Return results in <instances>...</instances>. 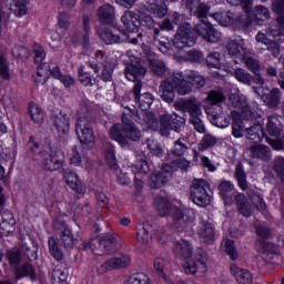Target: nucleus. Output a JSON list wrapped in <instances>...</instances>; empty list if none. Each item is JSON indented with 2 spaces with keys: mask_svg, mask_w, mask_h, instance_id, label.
<instances>
[{
  "mask_svg": "<svg viewBox=\"0 0 284 284\" xmlns=\"http://www.w3.org/2000/svg\"><path fill=\"white\" fill-rule=\"evenodd\" d=\"M122 123L113 124L109 129V136L122 150H130L132 148L131 142L139 143L143 139V133H141V129L125 113L122 114Z\"/></svg>",
  "mask_w": 284,
  "mask_h": 284,
  "instance_id": "obj_1",
  "label": "nucleus"
},
{
  "mask_svg": "<svg viewBox=\"0 0 284 284\" xmlns=\"http://www.w3.org/2000/svg\"><path fill=\"white\" fill-rule=\"evenodd\" d=\"M154 207L161 216H168V214H171V219L173 221L172 227H174V230H185V227H187V223H192L194 221L193 210L172 207V203L165 193L155 196Z\"/></svg>",
  "mask_w": 284,
  "mask_h": 284,
  "instance_id": "obj_2",
  "label": "nucleus"
},
{
  "mask_svg": "<svg viewBox=\"0 0 284 284\" xmlns=\"http://www.w3.org/2000/svg\"><path fill=\"white\" fill-rule=\"evenodd\" d=\"M192 92V84L185 79L183 71H174L169 78L164 79L159 87V94L162 101L174 103L176 94L185 97Z\"/></svg>",
  "mask_w": 284,
  "mask_h": 284,
  "instance_id": "obj_3",
  "label": "nucleus"
},
{
  "mask_svg": "<svg viewBox=\"0 0 284 284\" xmlns=\"http://www.w3.org/2000/svg\"><path fill=\"white\" fill-rule=\"evenodd\" d=\"M206 101L212 106L205 108L209 121L216 128H227L230 125V118L223 112V106L220 103L225 101V93L223 90H213L207 97Z\"/></svg>",
  "mask_w": 284,
  "mask_h": 284,
  "instance_id": "obj_4",
  "label": "nucleus"
},
{
  "mask_svg": "<svg viewBox=\"0 0 284 284\" xmlns=\"http://www.w3.org/2000/svg\"><path fill=\"white\" fill-rule=\"evenodd\" d=\"M143 88V84L141 81H138L133 87V97L134 101L140 110H142V116L144 123H148L149 125H152V123H155L156 119L154 118V114L145 112L146 110H150L152 103H154V97L151 93H142L141 89Z\"/></svg>",
  "mask_w": 284,
  "mask_h": 284,
  "instance_id": "obj_5",
  "label": "nucleus"
},
{
  "mask_svg": "<svg viewBox=\"0 0 284 284\" xmlns=\"http://www.w3.org/2000/svg\"><path fill=\"white\" fill-rule=\"evenodd\" d=\"M91 250H99L102 254H114L121 250V237L114 233L99 235L91 241Z\"/></svg>",
  "mask_w": 284,
  "mask_h": 284,
  "instance_id": "obj_6",
  "label": "nucleus"
},
{
  "mask_svg": "<svg viewBox=\"0 0 284 284\" xmlns=\"http://www.w3.org/2000/svg\"><path fill=\"white\" fill-rule=\"evenodd\" d=\"M75 132L82 145L94 143V119L90 116V113L78 118Z\"/></svg>",
  "mask_w": 284,
  "mask_h": 284,
  "instance_id": "obj_7",
  "label": "nucleus"
},
{
  "mask_svg": "<svg viewBox=\"0 0 284 284\" xmlns=\"http://www.w3.org/2000/svg\"><path fill=\"white\" fill-rule=\"evenodd\" d=\"M210 183L203 179H195L191 185V199L195 205L207 207L212 203V195L207 193Z\"/></svg>",
  "mask_w": 284,
  "mask_h": 284,
  "instance_id": "obj_8",
  "label": "nucleus"
},
{
  "mask_svg": "<svg viewBox=\"0 0 284 284\" xmlns=\"http://www.w3.org/2000/svg\"><path fill=\"white\" fill-rule=\"evenodd\" d=\"M196 43V34L192 29L190 22L182 23L176 31L173 45L178 50H183V48H192Z\"/></svg>",
  "mask_w": 284,
  "mask_h": 284,
  "instance_id": "obj_9",
  "label": "nucleus"
},
{
  "mask_svg": "<svg viewBox=\"0 0 284 284\" xmlns=\"http://www.w3.org/2000/svg\"><path fill=\"white\" fill-rule=\"evenodd\" d=\"M183 125H185V119L179 116L176 113H164L160 115V132L162 136H168L170 134V130L180 132Z\"/></svg>",
  "mask_w": 284,
  "mask_h": 284,
  "instance_id": "obj_10",
  "label": "nucleus"
},
{
  "mask_svg": "<svg viewBox=\"0 0 284 284\" xmlns=\"http://www.w3.org/2000/svg\"><path fill=\"white\" fill-rule=\"evenodd\" d=\"M143 37V33H138L136 37L130 36L128 32H123L119 34L116 31L112 30H104L101 33V39L106 43V45H112L114 43H123L128 41L129 43H132V45H136L139 43V39Z\"/></svg>",
  "mask_w": 284,
  "mask_h": 284,
  "instance_id": "obj_11",
  "label": "nucleus"
},
{
  "mask_svg": "<svg viewBox=\"0 0 284 284\" xmlns=\"http://www.w3.org/2000/svg\"><path fill=\"white\" fill-rule=\"evenodd\" d=\"M194 30L199 37H202L204 41L209 43H216L221 41V32L214 28V24L205 20H201L195 27Z\"/></svg>",
  "mask_w": 284,
  "mask_h": 284,
  "instance_id": "obj_12",
  "label": "nucleus"
},
{
  "mask_svg": "<svg viewBox=\"0 0 284 284\" xmlns=\"http://www.w3.org/2000/svg\"><path fill=\"white\" fill-rule=\"evenodd\" d=\"M229 101L232 108H235L236 110L242 111L243 119L261 118V115L258 114V111L255 109H251L250 105H247V100H245L241 94L232 93L229 98Z\"/></svg>",
  "mask_w": 284,
  "mask_h": 284,
  "instance_id": "obj_13",
  "label": "nucleus"
},
{
  "mask_svg": "<svg viewBox=\"0 0 284 284\" xmlns=\"http://www.w3.org/2000/svg\"><path fill=\"white\" fill-rule=\"evenodd\" d=\"M207 263H210L207 253L205 251H199L195 260H191L184 264V272L185 274H194L195 272L205 274L207 272Z\"/></svg>",
  "mask_w": 284,
  "mask_h": 284,
  "instance_id": "obj_14",
  "label": "nucleus"
},
{
  "mask_svg": "<svg viewBox=\"0 0 284 284\" xmlns=\"http://www.w3.org/2000/svg\"><path fill=\"white\" fill-rule=\"evenodd\" d=\"M174 108H176V110L187 112L190 114V119L201 116L203 114L201 102L196 99V97L179 100L174 103Z\"/></svg>",
  "mask_w": 284,
  "mask_h": 284,
  "instance_id": "obj_15",
  "label": "nucleus"
},
{
  "mask_svg": "<svg viewBox=\"0 0 284 284\" xmlns=\"http://www.w3.org/2000/svg\"><path fill=\"white\" fill-rule=\"evenodd\" d=\"M245 121H250V125L245 126V139L252 143H261L263 136H265V131H263V125L258 122V118L245 119Z\"/></svg>",
  "mask_w": 284,
  "mask_h": 284,
  "instance_id": "obj_16",
  "label": "nucleus"
},
{
  "mask_svg": "<svg viewBox=\"0 0 284 284\" xmlns=\"http://www.w3.org/2000/svg\"><path fill=\"white\" fill-rule=\"evenodd\" d=\"M97 17L103 26H112L116 21V9L110 3L98 8Z\"/></svg>",
  "mask_w": 284,
  "mask_h": 284,
  "instance_id": "obj_17",
  "label": "nucleus"
},
{
  "mask_svg": "<svg viewBox=\"0 0 284 284\" xmlns=\"http://www.w3.org/2000/svg\"><path fill=\"white\" fill-rule=\"evenodd\" d=\"M121 21L126 30V34H130V37H132V34H136V32H139V28H141V20L134 11H125L121 17Z\"/></svg>",
  "mask_w": 284,
  "mask_h": 284,
  "instance_id": "obj_18",
  "label": "nucleus"
},
{
  "mask_svg": "<svg viewBox=\"0 0 284 284\" xmlns=\"http://www.w3.org/2000/svg\"><path fill=\"white\" fill-rule=\"evenodd\" d=\"M65 160L63 159V153L61 151H51L48 158L43 160L44 170L48 172H57L63 168Z\"/></svg>",
  "mask_w": 284,
  "mask_h": 284,
  "instance_id": "obj_19",
  "label": "nucleus"
},
{
  "mask_svg": "<svg viewBox=\"0 0 284 284\" xmlns=\"http://www.w3.org/2000/svg\"><path fill=\"white\" fill-rule=\"evenodd\" d=\"M250 152L253 161H262L263 163L272 161V150L265 144L255 143L251 145Z\"/></svg>",
  "mask_w": 284,
  "mask_h": 284,
  "instance_id": "obj_20",
  "label": "nucleus"
},
{
  "mask_svg": "<svg viewBox=\"0 0 284 284\" xmlns=\"http://www.w3.org/2000/svg\"><path fill=\"white\" fill-rule=\"evenodd\" d=\"M144 8L156 19H163L168 16V4L165 0H149L144 2Z\"/></svg>",
  "mask_w": 284,
  "mask_h": 284,
  "instance_id": "obj_21",
  "label": "nucleus"
},
{
  "mask_svg": "<svg viewBox=\"0 0 284 284\" xmlns=\"http://www.w3.org/2000/svg\"><path fill=\"white\" fill-rule=\"evenodd\" d=\"M185 8L193 17H197L199 19H205L210 12V7L201 2V0H186Z\"/></svg>",
  "mask_w": 284,
  "mask_h": 284,
  "instance_id": "obj_22",
  "label": "nucleus"
},
{
  "mask_svg": "<svg viewBox=\"0 0 284 284\" xmlns=\"http://www.w3.org/2000/svg\"><path fill=\"white\" fill-rule=\"evenodd\" d=\"M199 236L202 239L203 243L206 245H214L216 241V229L212 222H202V225L197 230Z\"/></svg>",
  "mask_w": 284,
  "mask_h": 284,
  "instance_id": "obj_23",
  "label": "nucleus"
},
{
  "mask_svg": "<svg viewBox=\"0 0 284 284\" xmlns=\"http://www.w3.org/2000/svg\"><path fill=\"white\" fill-rule=\"evenodd\" d=\"M62 174H63V179H64L67 185H69V187H71V190H73L78 194L85 193L83 183L81 182V180H79V176L77 175V173H74V171H72L70 169H65L62 171Z\"/></svg>",
  "mask_w": 284,
  "mask_h": 284,
  "instance_id": "obj_24",
  "label": "nucleus"
},
{
  "mask_svg": "<svg viewBox=\"0 0 284 284\" xmlns=\"http://www.w3.org/2000/svg\"><path fill=\"white\" fill-rule=\"evenodd\" d=\"M171 176L172 173L170 171H165V164H163L161 171L155 172L150 176L149 185L153 190H159L168 183Z\"/></svg>",
  "mask_w": 284,
  "mask_h": 284,
  "instance_id": "obj_25",
  "label": "nucleus"
},
{
  "mask_svg": "<svg viewBox=\"0 0 284 284\" xmlns=\"http://www.w3.org/2000/svg\"><path fill=\"white\" fill-rule=\"evenodd\" d=\"M283 116L276 113L268 115L266 123V132L271 134V136H281V132H283Z\"/></svg>",
  "mask_w": 284,
  "mask_h": 284,
  "instance_id": "obj_26",
  "label": "nucleus"
},
{
  "mask_svg": "<svg viewBox=\"0 0 284 284\" xmlns=\"http://www.w3.org/2000/svg\"><path fill=\"white\" fill-rule=\"evenodd\" d=\"M53 125L58 130V134L63 135L70 132V116L68 113L61 111L52 116Z\"/></svg>",
  "mask_w": 284,
  "mask_h": 284,
  "instance_id": "obj_27",
  "label": "nucleus"
},
{
  "mask_svg": "<svg viewBox=\"0 0 284 284\" xmlns=\"http://www.w3.org/2000/svg\"><path fill=\"white\" fill-rule=\"evenodd\" d=\"M146 72L148 69L139 62L129 64L124 70L128 81H139L141 77H145Z\"/></svg>",
  "mask_w": 284,
  "mask_h": 284,
  "instance_id": "obj_28",
  "label": "nucleus"
},
{
  "mask_svg": "<svg viewBox=\"0 0 284 284\" xmlns=\"http://www.w3.org/2000/svg\"><path fill=\"white\" fill-rule=\"evenodd\" d=\"M226 50L233 59H236L235 63H239V61H243V59H245V48H243L240 40H229Z\"/></svg>",
  "mask_w": 284,
  "mask_h": 284,
  "instance_id": "obj_29",
  "label": "nucleus"
},
{
  "mask_svg": "<svg viewBox=\"0 0 284 284\" xmlns=\"http://www.w3.org/2000/svg\"><path fill=\"white\" fill-rule=\"evenodd\" d=\"M192 253V244L185 240L178 241L173 246V254L176 258H190Z\"/></svg>",
  "mask_w": 284,
  "mask_h": 284,
  "instance_id": "obj_30",
  "label": "nucleus"
},
{
  "mask_svg": "<svg viewBox=\"0 0 284 284\" xmlns=\"http://www.w3.org/2000/svg\"><path fill=\"white\" fill-rule=\"evenodd\" d=\"M231 274L236 278L239 284H252L254 281L252 272L243 270L236 264L231 265Z\"/></svg>",
  "mask_w": 284,
  "mask_h": 284,
  "instance_id": "obj_31",
  "label": "nucleus"
},
{
  "mask_svg": "<svg viewBox=\"0 0 284 284\" xmlns=\"http://www.w3.org/2000/svg\"><path fill=\"white\" fill-rule=\"evenodd\" d=\"M282 97L283 92H281L280 89L275 88L272 89L267 94H264L262 99L268 108H272L273 110H278Z\"/></svg>",
  "mask_w": 284,
  "mask_h": 284,
  "instance_id": "obj_32",
  "label": "nucleus"
},
{
  "mask_svg": "<svg viewBox=\"0 0 284 284\" xmlns=\"http://www.w3.org/2000/svg\"><path fill=\"white\" fill-rule=\"evenodd\" d=\"M14 276L17 281L26 277H29L31 281H37V270H34L32 264L23 263L21 266L16 268Z\"/></svg>",
  "mask_w": 284,
  "mask_h": 284,
  "instance_id": "obj_33",
  "label": "nucleus"
},
{
  "mask_svg": "<svg viewBox=\"0 0 284 284\" xmlns=\"http://www.w3.org/2000/svg\"><path fill=\"white\" fill-rule=\"evenodd\" d=\"M219 192H220V196L221 199H223L224 203L226 205H232L233 200V192H234V184H232V182L230 181H222L219 184Z\"/></svg>",
  "mask_w": 284,
  "mask_h": 284,
  "instance_id": "obj_34",
  "label": "nucleus"
},
{
  "mask_svg": "<svg viewBox=\"0 0 284 284\" xmlns=\"http://www.w3.org/2000/svg\"><path fill=\"white\" fill-rule=\"evenodd\" d=\"M152 225L150 223H143L139 224L136 226V236L139 243H142V245H148L152 241Z\"/></svg>",
  "mask_w": 284,
  "mask_h": 284,
  "instance_id": "obj_35",
  "label": "nucleus"
},
{
  "mask_svg": "<svg viewBox=\"0 0 284 284\" xmlns=\"http://www.w3.org/2000/svg\"><path fill=\"white\" fill-rule=\"evenodd\" d=\"M131 262L132 258H130V255H120L106 261L104 265L106 270H121L123 267H128Z\"/></svg>",
  "mask_w": 284,
  "mask_h": 284,
  "instance_id": "obj_36",
  "label": "nucleus"
},
{
  "mask_svg": "<svg viewBox=\"0 0 284 284\" xmlns=\"http://www.w3.org/2000/svg\"><path fill=\"white\" fill-rule=\"evenodd\" d=\"M105 161L110 170H112L113 172L119 170V162L116 161V151L114 149V144L112 143H108L105 145Z\"/></svg>",
  "mask_w": 284,
  "mask_h": 284,
  "instance_id": "obj_37",
  "label": "nucleus"
},
{
  "mask_svg": "<svg viewBox=\"0 0 284 284\" xmlns=\"http://www.w3.org/2000/svg\"><path fill=\"white\" fill-rule=\"evenodd\" d=\"M190 168V161L185 159H178L172 161L171 163L164 164L165 172H171V174H174L178 170H182V172H187V169Z\"/></svg>",
  "mask_w": 284,
  "mask_h": 284,
  "instance_id": "obj_38",
  "label": "nucleus"
},
{
  "mask_svg": "<svg viewBox=\"0 0 284 284\" xmlns=\"http://www.w3.org/2000/svg\"><path fill=\"white\" fill-rule=\"evenodd\" d=\"M60 241H61V245H63L65 250H72V247H74V245H77L78 243V240L74 239V234L68 227H64L62 230L60 235Z\"/></svg>",
  "mask_w": 284,
  "mask_h": 284,
  "instance_id": "obj_39",
  "label": "nucleus"
},
{
  "mask_svg": "<svg viewBox=\"0 0 284 284\" xmlns=\"http://www.w3.org/2000/svg\"><path fill=\"white\" fill-rule=\"evenodd\" d=\"M235 203L237 205L239 212L242 216H252V205L247 203V197L243 194L235 195Z\"/></svg>",
  "mask_w": 284,
  "mask_h": 284,
  "instance_id": "obj_40",
  "label": "nucleus"
},
{
  "mask_svg": "<svg viewBox=\"0 0 284 284\" xmlns=\"http://www.w3.org/2000/svg\"><path fill=\"white\" fill-rule=\"evenodd\" d=\"M3 205H6V195H0V216L2 219V223H7V225H16L17 221L14 220V214L10 210L3 211Z\"/></svg>",
  "mask_w": 284,
  "mask_h": 284,
  "instance_id": "obj_41",
  "label": "nucleus"
},
{
  "mask_svg": "<svg viewBox=\"0 0 284 284\" xmlns=\"http://www.w3.org/2000/svg\"><path fill=\"white\" fill-rule=\"evenodd\" d=\"M150 70L155 77L163 78L168 73V65L163 60L153 59L150 62Z\"/></svg>",
  "mask_w": 284,
  "mask_h": 284,
  "instance_id": "obj_42",
  "label": "nucleus"
},
{
  "mask_svg": "<svg viewBox=\"0 0 284 284\" xmlns=\"http://www.w3.org/2000/svg\"><path fill=\"white\" fill-rule=\"evenodd\" d=\"M184 77L187 83H190L191 88L192 85L196 87L197 89L205 87V78L200 75V73L196 71H190L187 74H184Z\"/></svg>",
  "mask_w": 284,
  "mask_h": 284,
  "instance_id": "obj_43",
  "label": "nucleus"
},
{
  "mask_svg": "<svg viewBox=\"0 0 284 284\" xmlns=\"http://www.w3.org/2000/svg\"><path fill=\"white\" fill-rule=\"evenodd\" d=\"M272 170L275 173L276 179L284 185V158L277 156L272 162Z\"/></svg>",
  "mask_w": 284,
  "mask_h": 284,
  "instance_id": "obj_44",
  "label": "nucleus"
},
{
  "mask_svg": "<svg viewBox=\"0 0 284 284\" xmlns=\"http://www.w3.org/2000/svg\"><path fill=\"white\" fill-rule=\"evenodd\" d=\"M233 75L236 79V81L243 83L244 85H252V81H254V75H252L245 69H235L233 71Z\"/></svg>",
  "mask_w": 284,
  "mask_h": 284,
  "instance_id": "obj_45",
  "label": "nucleus"
},
{
  "mask_svg": "<svg viewBox=\"0 0 284 284\" xmlns=\"http://www.w3.org/2000/svg\"><path fill=\"white\" fill-rule=\"evenodd\" d=\"M52 284H65L68 281V268L57 266L51 273Z\"/></svg>",
  "mask_w": 284,
  "mask_h": 284,
  "instance_id": "obj_46",
  "label": "nucleus"
},
{
  "mask_svg": "<svg viewBox=\"0 0 284 284\" xmlns=\"http://www.w3.org/2000/svg\"><path fill=\"white\" fill-rule=\"evenodd\" d=\"M48 79H50V64L48 63L39 64L37 77H36V83L38 84L47 83Z\"/></svg>",
  "mask_w": 284,
  "mask_h": 284,
  "instance_id": "obj_47",
  "label": "nucleus"
},
{
  "mask_svg": "<svg viewBox=\"0 0 284 284\" xmlns=\"http://www.w3.org/2000/svg\"><path fill=\"white\" fill-rule=\"evenodd\" d=\"M50 74L53 77V79H59V81L63 83L64 88H70V85H74V78H72L71 75L61 74V69H59V67L50 70Z\"/></svg>",
  "mask_w": 284,
  "mask_h": 284,
  "instance_id": "obj_48",
  "label": "nucleus"
},
{
  "mask_svg": "<svg viewBox=\"0 0 284 284\" xmlns=\"http://www.w3.org/2000/svg\"><path fill=\"white\" fill-rule=\"evenodd\" d=\"M213 19L220 23V26H232L234 23V13L226 11V12H216L213 14Z\"/></svg>",
  "mask_w": 284,
  "mask_h": 284,
  "instance_id": "obj_49",
  "label": "nucleus"
},
{
  "mask_svg": "<svg viewBox=\"0 0 284 284\" xmlns=\"http://www.w3.org/2000/svg\"><path fill=\"white\" fill-rule=\"evenodd\" d=\"M189 146L185 139H179L174 142L171 153L173 156H184L187 152Z\"/></svg>",
  "mask_w": 284,
  "mask_h": 284,
  "instance_id": "obj_50",
  "label": "nucleus"
},
{
  "mask_svg": "<svg viewBox=\"0 0 284 284\" xmlns=\"http://www.w3.org/2000/svg\"><path fill=\"white\" fill-rule=\"evenodd\" d=\"M272 13L270 12V9L265 6H256L253 9V17L256 19V21H267Z\"/></svg>",
  "mask_w": 284,
  "mask_h": 284,
  "instance_id": "obj_51",
  "label": "nucleus"
},
{
  "mask_svg": "<svg viewBox=\"0 0 284 284\" xmlns=\"http://www.w3.org/2000/svg\"><path fill=\"white\" fill-rule=\"evenodd\" d=\"M114 72V63H112V60H105L103 63V70L101 74L102 81L105 83L112 81V74Z\"/></svg>",
  "mask_w": 284,
  "mask_h": 284,
  "instance_id": "obj_52",
  "label": "nucleus"
},
{
  "mask_svg": "<svg viewBox=\"0 0 284 284\" xmlns=\"http://www.w3.org/2000/svg\"><path fill=\"white\" fill-rule=\"evenodd\" d=\"M49 252L55 261H61V258H63V252H61L59 243H57V240L52 236L49 239Z\"/></svg>",
  "mask_w": 284,
  "mask_h": 284,
  "instance_id": "obj_53",
  "label": "nucleus"
},
{
  "mask_svg": "<svg viewBox=\"0 0 284 284\" xmlns=\"http://www.w3.org/2000/svg\"><path fill=\"white\" fill-rule=\"evenodd\" d=\"M235 178L241 190H247V180H246L245 171H243V164L236 165Z\"/></svg>",
  "mask_w": 284,
  "mask_h": 284,
  "instance_id": "obj_54",
  "label": "nucleus"
},
{
  "mask_svg": "<svg viewBox=\"0 0 284 284\" xmlns=\"http://www.w3.org/2000/svg\"><path fill=\"white\" fill-rule=\"evenodd\" d=\"M240 61H243L245 63L247 70H250V72H253V74L261 72V63H258V60H256L252 57H245V54H244L243 60H240Z\"/></svg>",
  "mask_w": 284,
  "mask_h": 284,
  "instance_id": "obj_55",
  "label": "nucleus"
},
{
  "mask_svg": "<svg viewBox=\"0 0 284 284\" xmlns=\"http://www.w3.org/2000/svg\"><path fill=\"white\" fill-rule=\"evenodd\" d=\"M189 121L191 125H193L195 132H199L200 134H205L206 129L205 123L203 122V114L190 118Z\"/></svg>",
  "mask_w": 284,
  "mask_h": 284,
  "instance_id": "obj_56",
  "label": "nucleus"
},
{
  "mask_svg": "<svg viewBox=\"0 0 284 284\" xmlns=\"http://www.w3.org/2000/svg\"><path fill=\"white\" fill-rule=\"evenodd\" d=\"M133 172H135L136 175H139V174H148V172H150V164H148V159L146 158L140 159L134 164Z\"/></svg>",
  "mask_w": 284,
  "mask_h": 284,
  "instance_id": "obj_57",
  "label": "nucleus"
},
{
  "mask_svg": "<svg viewBox=\"0 0 284 284\" xmlns=\"http://www.w3.org/2000/svg\"><path fill=\"white\" fill-rule=\"evenodd\" d=\"M186 61H190V63H202L204 61L205 57L203 55V52L192 49L185 54Z\"/></svg>",
  "mask_w": 284,
  "mask_h": 284,
  "instance_id": "obj_58",
  "label": "nucleus"
},
{
  "mask_svg": "<svg viewBox=\"0 0 284 284\" xmlns=\"http://www.w3.org/2000/svg\"><path fill=\"white\" fill-rule=\"evenodd\" d=\"M30 114H31V119L32 121H34L38 124L43 123V111H41V108H39V105L37 104H30Z\"/></svg>",
  "mask_w": 284,
  "mask_h": 284,
  "instance_id": "obj_59",
  "label": "nucleus"
},
{
  "mask_svg": "<svg viewBox=\"0 0 284 284\" xmlns=\"http://www.w3.org/2000/svg\"><path fill=\"white\" fill-rule=\"evenodd\" d=\"M216 136L207 133L204 134V136L202 138L199 148L200 150H207V148H214V145H216Z\"/></svg>",
  "mask_w": 284,
  "mask_h": 284,
  "instance_id": "obj_60",
  "label": "nucleus"
},
{
  "mask_svg": "<svg viewBox=\"0 0 284 284\" xmlns=\"http://www.w3.org/2000/svg\"><path fill=\"white\" fill-rule=\"evenodd\" d=\"M0 77L3 81H10V67L8 60L4 57H0Z\"/></svg>",
  "mask_w": 284,
  "mask_h": 284,
  "instance_id": "obj_61",
  "label": "nucleus"
},
{
  "mask_svg": "<svg viewBox=\"0 0 284 284\" xmlns=\"http://www.w3.org/2000/svg\"><path fill=\"white\" fill-rule=\"evenodd\" d=\"M224 250H225L226 254L230 255V258L232 261H236L239 258V253L236 252V246L234 245V241L225 240Z\"/></svg>",
  "mask_w": 284,
  "mask_h": 284,
  "instance_id": "obj_62",
  "label": "nucleus"
},
{
  "mask_svg": "<svg viewBox=\"0 0 284 284\" xmlns=\"http://www.w3.org/2000/svg\"><path fill=\"white\" fill-rule=\"evenodd\" d=\"M206 64L209 68H219L221 65V53L212 52L206 57Z\"/></svg>",
  "mask_w": 284,
  "mask_h": 284,
  "instance_id": "obj_63",
  "label": "nucleus"
},
{
  "mask_svg": "<svg viewBox=\"0 0 284 284\" xmlns=\"http://www.w3.org/2000/svg\"><path fill=\"white\" fill-rule=\"evenodd\" d=\"M129 284H150L148 276L143 273H136L129 277Z\"/></svg>",
  "mask_w": 284,
  "mask_h": 284,
  "instance_id": "obj_64",
  "label": "nucleus"
}]
</instances>
